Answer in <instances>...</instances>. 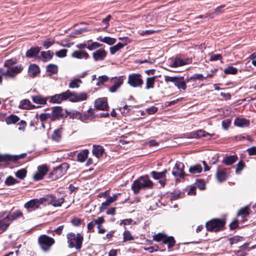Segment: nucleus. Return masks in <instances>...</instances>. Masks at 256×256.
Instances as JSON below:
<instances>
[{
    "label": "nucleus",
    "instance_id": "obj_1",
    "mask_svg": "<svg viewBox=\"0 0 256 256\" xmlns=\"http://www.w3.org/2000/svg\"><path fill=\"white\" fill-rule=\"evenodd\" d=\"M16 62V60L10 59L6 60L4 64V66L7 69L3 70V75L6 80H14L16 76L22 72L23 67L21 64L14 66Z\"/></svg>",
    "mask_w": 256,
    "mask_h": 256
},
{
    "label": "nucleus",
    "instance_id": "obj_2",
    "mask_svg": "<svg viewBox=\"0 0 256 256\" xmlns=\"http://www.w3.org/2000/svg\"><path fill=\"white\" fill-rule=\"evenodd\" d=\"M154 184L148 176H140L133 182L132 189L134 194H138L140 189H149L152 188Z\"/></svg>",
    "mask_w": 256,
    "mask_h": 256
},
{
    "label": "nucleus",
    "instance_id": "obj_3",
    "mask_svg": "<svg viewBox=\"0 0 256 256\" xmlns=\"http://www.w3.org/2000/svg\"><path fill=\"white\" fill-rule=\"evenodd\" d=\"M66 238L69 248H74L76 250H80L81 248L84 238L80 234L69 232L66 235Z\"/></svg>",
    "mask_w": 256,
    "mask_h": 256
},
{
    "label": "nucleus",
    "instance_id": "obj_4",
    "mask_svg": "<svg viewBox=\"0 0 256 256\" xmlns=\"http://www.w3.org/2000/svg\"><path fill=\"white\" fill-rule=\"evenodd\" d=\"M153 239L156 242H162L163 244H166L168 249L172 248L176 244V240L173 236H168L163 233L154 235Z\"/></svg>",
    "mask_w": 256,
    "mask_h": 256
},
{
    "label": "nucleus",
    "instance_id": "obj_5",
    "mask_svg": "<svg viewBox=\"0 0 256 256\" xmlns=\"http://www.w3.org/2000/svg\"><path fill=\"white\" fill-rule=\"evenodd\" d=\"M225 224L224 219L214 218L207 222L206 226L208 230L216 232L221 230Z\"/></svg>",
    "mask_w": 256,
    "mask_h": 256
},
{
    "label": "nucleus",
    "instance_id": "obj_6",
    "mask_svg": "<svg viewBox=\"0 0 256 256\" xmlns=\"http://www.w3.org/2000/svg\"><path fill=\"white\" fill-rule=\"evenodd\" d=\"M164 80L166 83L171 82L179 90H186V82L184 80V77L164 76Z\"/></svg>",
    "mask_w": 256,
    "mask_h": 256
},
{
    "label": "nucleus",
    "instance_id": "obj_7",
    "mask_svg": "<svg viewBox=\"0 0 256 256\" xmlns=\"http://www.w3.org/2000/svg\"><path fill=\"white\" fill-rule=\"evenodd\" d=\"M38 244L42 250L47 252L50 248L54 244V240L47 235H41L38 238Z\"/></svg>",
    "mask_w": 256,
    "mask_h": 256
},
{
    "label": "nucleus",
    "instance_id": "obj_8",
    "mask_svg": "<svg viewBox=\"0 0 256 256\" xmlns=\"http://www.w3.org/2000/svg\"><path fill=\"white\" fill-rule=\"evenodd\" d=\"M144 83L142 75L140 74H132L128 76V84L132 88H142Z\"/></svg>",
    "mask_w": 256,
    "mask_h": 256
},
{
    "label": "nucleus",
    "instance_id": "obj_9",
    "mask_svg": "<svg viewBox=\"0 0 256 256\" xmlns=\"http://www.w3.org/2000/svg\"><path fill=\"white\" fill-rule=\"evenodd\" d=\"M68 168V164L66 163L56 168L50 174L51 178L52 180H56L62 178L66 172Z\"/></svg>",
    "mask_w": 256,
    "mask_h": 256
},
{
    "label": "nucleus",
    "instance_id": "obj_10",
    "mask_svg": "<svg viewBox=\"0 0 256 256\" xmlns=\"http://www.w3.org/2000/svg\"><path fill=\"white\" fill-rule=\"evenodd\" d=\"M70 94V90H68L61 94H56L52 96L48 97V100L50 99L49 102L50 103L60 104L62 101L67 100L68 96Z\"/></svg>",
    "mask_w": 256,
    "mask_h": 256
},
{
    "label": "nucleus",
    "instance_id": "obj_11",
    "mask_svg": "<svg viewBox=\"0 0 256 256\" xmlns=\"http://www.w3.org/2000/svg\"><path fill=\"white\" fill-rule=\"evenodd\" d=\"M167 172V170H164L161 172L152 171L150 172V174L154 179L158 180L161 186L164 187L166 184V174Z\"/></svg>",
    "mask_w": 256,
    "mask_h": 256
},
{
    "label": "nucleus",
    "instance_id": "obj_12",
    "mask_svg": "<svg viewBox=\"0 0 256 256\" xmlns=\"http://www.w3.org/2000/svg\"><path fill=\"white\" fill-rule=\"evenodd\" d=\"M26 153H23L19 155H10L8 154H0V162H16L18 160L23 158L26 156Z\"/></svg>",
    "mask_w": 256,
    "mask_h": 256
},
{
    "label": "nucleus",
    "instance_id": "obj_13",
    "mask_svg": "<svg viewBox=\"0 0 256 256\" xmlns=\"http://www.w3.org/2000/svg\"><path fill=\"white\" fill-rule=\"evenodd\" d=\"M124 76H120L119 77L112 78L111 82L114 84L113 85L110 87L109 90L111 92H115L120 87L124 82Z\"/></svg>",
    "mask_w": 256,
    "mask_h": 256
},
{
    "label": "nucleus",
    "instance_id": "obj_14",
    "mask_svg": "<svg viewBox=\"0 0 256 256\" xmlns=\"http://www.w3.org/2000/svg\"><path fill=\"white\" fill-rule=\"evenodd\" d=\"M184 164L183 163L177 162L174 166L172 171V174L176 177H180L183 178L184 176Z\"/></svg>",
    "mask_w": 256,
    "mask_h": 256
},
{
    "label": "nucleus",
    "instance_id": "obj_15",
    "mask_svg": "<svg viewBox=\"0 0 256 256\" xmlns=\"http://www.w3.org/2000/svg\"><path fill=\"white\" fill-rule=\"evenodd\" d=\"M70 94L68 96V98L72 102H78L86 100L87 96L84 92L76 93L70 91Z\"/></svg>",
    "mask_w": 256,
    "mask_h": 256
},
{
    "label": "nucleus",
    "instance_id": "obj_16",
    "mask_svg": "<svg viewBox=\"0 0 256 256\" xmlns=\"http://www.w3.org/2000/svg\"><path fill=\"white\" fill-rule=\"evenodd\" d=\"M94 106L98 110H107L108 106L106 98H102L97 99L94 102Z\"/></svg>",
    "mask_w": 256,
    "mask_h": 256
},
{
    "label": "nucleus",
    "instance_id": "obj_17",
    "mask_svg": "<svg viewBox=\"0 0 256 256\" xmlns=\"http://www.w3.org/2000/svg\"><path fill=\"white\" fill-rule=\"evenodd\" d=\"M107 52L103 48H100L92 54V57L95 62L102 61L106 56Z\"/></svg>",
    "mask_w": 256,
    "mask_h": 256
},
{
    "label": "nucleus",
    "instance_id": "obj_18",
    "mask_svg": "<svg viewBox=\"0 0 256 256\" xmlns=\"http://www.w3.org/2000/svg\"><path fill=\"white\" fill-rule=\"evenodd\" d=\"M42 203V201L41 200L32 199L25 204L24 208L28 210H35Z\"/></svg>",
    "mask_w": 256,
    "mask_h": 256
},
{
    "label": "nucleus",
    "instance_id": "obj_19",
    "mask_svg": "<svg viewBox=\"0 0 256 256\" xmlns=\"http://www.w3.org/2000/svg\"><path fill=\"white\" fill-rule=\"evenodd\" d=\"M50 203L54 206H60L64 202L63 198H57L56 196H50L48 198Z\"/></svg>",
    "mask_w": 256,
    "mask_h": 256
},
{
    "label": "nucleus",
    "instance_id": "obj_20",
    "mask_svg": "<svg viewBox=\"0 0 256 256\" xmlns=\"http://www.w3.org/2000/svg\"><path fill=\"white\" fill-rule=\"evenodd\" d=\"M31 98L34 103L40 105L46 104V102L48 100V97H44L40 94L32 96Z\"/></svg>",
    "mask_w": 256,
    "mask_h": 256
},
{
    "label": "nucleus",
    "instance_id": "obj_21",
    "mask_svg": "<svg viewBox=\"0 0 256 256\" xmlns=\"http://www.w3.org/2000/svg\"><path fill=\"white\" fill-rule=\"evenodd\" d=\"M73 58L87 60L89 58L88 53L84 50H74L71 55Z\"/></svg>",
    "mask_w": 256,
    "mask_h": 256
},
{
    "label": "nucleus",
    "instance_id": "obj_22",
    "mask_svg": "<svg viewBox=\"0 0 256 256\" xmlns=\"http://www.w3.org/2000/svg\"><path fill=\"white\" fill-rule=\"evenodd\" d=\"M227 176L228 175L225 169L222 168H218L216 173V177L220 182L225 181L227 178Z\"/></svg>",
    "mask_w": 256,
    "mask_h": 256
},
{
    "label": "nucleus",
    "instance_id": "obj_23",
    "mask_svg": "<svg viewBox=\"0 0 256 256\" xmlns=\"http://www.w3.org/2000/svg\"><path fill=\"white\" fill-rule=\"evenodd\" d=\"M234 124L236 126L240 128L249 126L250 122L248 120L244 118H236L234 120Z\"/></svg>",
    "mask_w": 256,
    "mask_h": 256
},
{
    "label": "nucleus",
    "instance_id": "obj_24",
    "mask_svg": "<svg viewBox=\"0 0 256 256\" xmlns=\"http://www.w3.org/2000/svg\"><path fill=\"white\" fill-rule=\"evenodd\" d=\"M104 152V148L100 145H94L92 146V153L96 158L101 157Z\"/></svg>",
    "mask_w": 256,
    "mask_h": 256
},
{
    "label": "nucleus",
    "instance_id": "obj_25",
    "mask_svg": "<svg viewBox=\"0 0 256 256\" xmlns=\"http://www.w3.org/2000/svg\"><path fill=\"white\" fill-rule=\"evenodd\" d=\"M207 136H210V134L202 130L192 132L190 134V137L192 138H200Z\"/></svg>",
    "mask_w": 256,
    "mask_h": 256
},
{
    "label": "nucleus",
    "instance_id": "obj_26",
    "mask_svg": "<svg viewBox=\"0 0 256 256\" xmlns=\"http://www.w3.org/2000/svg\"><path fill=\"white\" fill-rule=\"evenodd\" d=\"M51 115V120H56L60 119V117L62 116V111L61 107H54L52 110V112Z\"/></svg>",
    "mask_w": 256,
    "mask_h": 256
},
{
    "label": "nucleus",
    "instance_id": "obj_27",
    "mask_svg": "<svg viewBox=\"0 0 256 256\" xmlns=\"http://www.w3.org/2000/svg\"><path fill=\"white\" fill-rule=\"evenodd\" d=\"M10 224V216H6L4 219L0 220V233L4 232Z\"/></svg>",
    "mask_w": 256,
    "mask_h": 256
},
{
    "label": "nucleus",
    "instance_id": "obj_28",
    "mask_svg": "<svg viewBox=\"0 0 256 256\" xmlns=\"http://www.w3.org/2000/svg\"><path fill=\"white\" fill-rule=\"evenodd\" d=\"M40 72L39 67L35 64H30L29 66L28 74L30 77L34 78Z\"/></svg>",
    "mask_w": 256,
    "mask_h": 256
},
{
    "label": "nucleus",
    "instance_id": "obj_29",
    "mask_svg": "<svg viewBox=\"0 0 256 256\" xmlns=\"http://www.w3.org/2000/svg\"><path fill=\"white\" fill-rule=\"evenodd\" d=\"M94 110L90 108L88 110L87 112H86L84 114H82L80 113V116L78 119H80L82 122H84L87 120L92 119L94 117V116H93L94 114Z\"/></svg>",
    "mask_w": 256,
    "mask_h": 256
},
{
    "label": "nucleus",
    "instance_id": "obj_30",
    "mask_svg": "<svg viewBox=\"0 0 256 256\" xmlns=\"http://www.w3.org/2000/svg\"><path fill=\"white\" fill-rule=\"evenodd\" d=\"M19 108L22 109H32L35 108V106L32 104L27 99H24L20 101L19 104Z\"/></svg>",
    "mask_w": 256,
    "mask_h": 256
},
{
    "label": "nucleus",
    "instance_id": "obj_31",
    "mask_svg": "<svg viewBox=\"0 0 256 256\" xmlns=\"http://www.w3.org/2000/svg\"><path fill=\"white\" fill-rule=\"evenodd\" d=\"M187 64V62L179 58H176L174 61L170 64V66L172 68H177Z\"/></svg>",
    "mask_w": 256,
    "mask_h": 256
},
{
    "label": "nucleus",
    "instance_id": "obj_32",
    "mask_svg": "<svg viewBox=\"0 0 256 256\" xmlns=\"http://www.w3.org/2000/svg\"><path fill=\"white\" fill-rule=\"evenodd\" d=\"M40 50V48L38 47L32 48L26 52V56L30 58L36 57L39 53Z\"/></svg>",
    "mask_w": 256,
    "mask_h": 256
},
{
    "label": "nucleus",
    "instance_id": "obj_33",
    "mask_svg": "<svg viewBox=\"0 0 256 256\" xmlns=\"http://www.w3.org/2000/svg\"><path fill=\"white\" fill-rule=\"evenodd\" d=\"M40 55L42 60L44 62H46L52 58L54 53L50 50H48L46 52H42Z\"/></svg>",
    "mask_w": 256,
    "mask_h": 256
},
{
    "label": "nucleus",
    "instance_id": "obj_34",
    "mask_svg": "<svg viewBox=\"0 0 256 256\" xmlns=\"http://www.w3.org/2000/svg\"><path fill=\"white\" fill-rule=\"evenodd\" d=\"M236 156H230L224 158L222 160V162L227 166H230L235 162L237 160Z\"/></svg>",
    "mask_w": 256,
    "mask_h": 256
},
{
    "label": "nucleus",
    "instance_id": "obj_35",
    "mask_svg": "<svg viewBox=\"0 0 256 256\" xmlns=\"http://www.w3.org/2000/svg\"><path fill=\"white\" fill-rule=\"evenodd\" d=\"M156 78V76H155L152 77H148L146 78V90L154 88Z\"/></svg>",
    "mask_w": 256,
    "mask_h": 256
},
{
    "label": "nucleus",
    "instance_id": "obj_36",
    "mask_svg": "<svg viewBox=\"0 0 256 256\" xmlns=\"http://www.w3.org/2000/svg\"><path fill=\"white\" fill-rule=\"evenodd\" d=\"M89 152L88 150H84L80 152L77 156L78 161L80 162H84L87 158Z\"/></svg>",
    "mask_w": 256,
    "mask_h": 256
},
{
    "label": "nucleus",
    "instance_id": "obj_37",
    "mask_svg": "<svg viewBox=\"0 0 256 256\" xmlns=\"http://www.w3.org/2000/svg\"><path fill=\"white\" fill-rule=\"evenodd\" d=\"M202 171V167L200 164H196L190 166L189 168V172L192 174H197L200 173Z\"/></svg>",
    "mask_w": 256,
    "mask_h": 256
},
{
    "label": "nucleus",
    "instance_id": "obj_38",
    "mask_svg": "<svg viewBox=\"0 0 256 256\" xmlns=\"http://www.w3.org/2000/svg\"><path fill=\"white\" fill-rule=\"evenodd\" d=\"M19 120L18 116L11 114L6 119V122L8 124H15Z\"/></svg>",
    "mask_w": 256,
    "mask_h": 256
},
{
    "label": "nucleus",
    "instance_id": "obj_39",
    "mask_svg": "<svg viewBox=\"0 0 256 256\" xmlns=\"http://www.w3.org/2000/svg\"><path fill=\"white\" fill-rule=\"evenodd\" d=\"M100 40L102 42L106 43L109 45H112L114 44L116 42V40L115 38L108 36L100 38Z\"/></svg>",
    "mask_w": 256,
    "mask_h": 256
},
{
    "label": "nucleus",
    "instance_id": "obj_40",
    "mask_svg": "<svg viewBox=\"0 0 256 256\" xmlns=\"http://www.w3.org/2000/svg\"><path fill=\"white\" fill-rule=\"evenodd\" d=\"M46 70L50 74H55L58 72V68L56 64H50L46 67Z\"/></svg>",
    "mask_w": 256,
    "mask_h": 256
},
{
    "label": "nucleus",
    "instance_id": "obj_41",
    "mask_svg": "<svg viewBox=\"0 0 256 256\" xmlns=\"http://www.w3.org/2000/svg\"><path fill=\"white\" fill-rule=\"evenodd\" d=\"M249 207L246 206L244 208H241L238 212V215L242 216V218H244L249 214Z\"/></svg>",
    "mask_w": 256,
    "mask_h": 256
},
{
    "label": "nucleus",
    "instance_id": "obj_42",
    "mask_svg": "<svg viewBox=\"0 0 256 256\" xmlns=\"http://www.w3.org/2000/svg\"><path fill=\"white\" fill-rule=\"evenodd\" d=\"M82 83V82L80 79H74L69 84V88H78L80 86L79 84Z\"/></svg>",
    "mask_w": 256,
    "mask_h": 256
},
{
    "label": "nucleus",
    "instance_id": "obj_43",
    "mask_svg": "<svg viewBox=\"0 0 256 256\" xmlns=\"http://www.w3.org/2000/svg\"><path fill=\"white\" fill-rule=\"evenodd\" d=\"M26 175V170L24 168L20 169L16 172V176L20 180H23Z\"/></svg>",
    "mask_w": 256,
    "mask_h": 256
},
{
    "label": "nucleus",
    "instance_id": "obj_44",
    "mask_svg": "<svg viewBox=\"0 0 256 256\" xmlns=\"http://www.w3.org/2000/svg\"><path fill=\"white\" fill-rule=\"evenodd\" d=\"M19 182L12 176H8L6 180L4 183L7 186H11L14 184Z\"/></svg>",
    "mask_w": 256,
    "mask_h": 256
},
{
    "label": "nucleus",
    "instance_id": "obj_45",
    "mask_svg": "<svg viewBox=\"0 0 256 256\" xmlns=\"http://www.w3.org/2000/svg\"><path fill=\"white\" fill-rule=\"evenodd\" d=\"M224 72L226 74H236L238 72V70L236 68L229 66L225 68Z\"/></svg>",
    "mask_w": 256,
    "mask_h": 256
},
{
    "label": "nucleus",
    "instance_id": "obj_46",
    "mask_svg": "<svg viewBox=\"0 0 256 256\" xmlns=\"http://www.w3.org/2000/svg\"><path fill=\"white\" fill-rule=\"evenodd\" d=\"M108 78L106 76H99L97 79V82H96V85L100 86L104 82L108 80Z\"/></svg>",
    "mask_w": 256,
    "mask_h": 256
},
{
    "label": "nucleus",
    "instance_id": "obj_47",
    "mask_svg": "<svg viewBox=\"0 0 256 256\" xmlns=\"http://www.w3.org/2000/svg\"><path fill=\"white\" fill-rule=\"evenodd\" d=\"M124 236V242L128 240H133L134 237L131 235L130 232L128 230H125L123 233Z\"/></svg>",
    "mask_w": 256,
    "mask_h": 256
},
{
    "label": "nucleus",
    "instance_id": "obj_48",
    "mask_svg": "<svg viewBox=\"0 0 256 256\" xmlns=\"http://www.w3.org/2000/svg\"><path fill=\"white\" fill-rule=\"evenodd\" d=\"M68 50L66 49H62L56 52V56L60 58H63L66 56Z\"/></svg>",
    "mask_w": 256,
    "mask_h": 256
},
{
    "label": "nucleus",
    "instance_id": "obj_49",
    "mask_svg": "<svg viewBox=\"0 0 256 256\" xmlns=\"http://www.w3.org/2000/svg\"><path fill=\"white\" fill-rule=\"evenodd\" d=\"M22 216V212L18 210L14 212L12 215H8L7 216H10V222L13 220L16 219L17 218L21 216Z\"/></svg>",
    "mask_w": 256,
    "mask_h": 256
},
{
    "label": "nucleus",
    "instance_id": "obj_50",
    "mask_svg": "<svg viewBox=\"0 0 256 256\" xmlns=\"http://www.w3.org/2000/svg\"><path fill=\"white\" fill-rule=\"evenodd\" d=\"M53 140L58 141L60 138V130L59 129L56 130L52 136Z\"/></svg>",
    "mask_w": 256,
    "mask_h": 256
},
{
    "label": "nucleus",
    "instance_id": "obj_51",
    "mask_svg": "<svg viewBox=\"0 0 256 256\" xmlns=\"http://www.w3.org/2000/svg\"><path fill=\"white\" fill-rule=\"evenodd\" d=\"M102 44L98 42H94L88 46V49L90 50H93L96 48L100 47Z\"/></svg>",
    "mask_w": 256,
    "mask_h": 256
},
{
    "label": "nucleus",
    "instance_id": "obj_52",
    "mask_svg": "<svg viewBox=\"0 0 256 256\" xmlns=\"http://www.w3.org/2000/svg\"><path fill=\"white\" fill-rule=\"evenodd\" d=\"M52 115L50 114H42L40 116V119L42 122H44L48 119L51 120Z\"/></svg>",
    "mask_w": 256,
    "mask_h": 256
},
{
    "label": "nucleus",
    "instance_id": "obj_53",
    "mask_svg": "<svg viewBox=\"0 0 256 256\" xmlns=\"http://www.w3.org/2000/svg\"><path fill=\"white\" fill-rule=\"evenodd\" d=\"M244 166V164L242 161L239 162L237 164V168L236 170V172L237 174L240 173V172L243 170Z\"/></svg>",
    "mask_w": 256,
    "mask_h": 256
},
{
    "label": "nucleus",
    "instance_id": "obj_54",
    "mask_svg": "<svg viewBox=\"0 0 256 256\" xmlns=\"http://www.w3.org/2000/svg\"><path fill=\"white\" fill-rule=\"evenodd\" d=\"M38 172H39L40 173L42 174L44 176L48 172V168L45 165H42V166H39L38 167Z\"/></svg>",
    "mask_w": 256,
    "mask_h": 256
},
{
    "label": "nucleus",
    "instance_id": "obj_55",
    "mask_svg": "<svg viewBox=\"0 0 256 256\" xmlns=\"http://www.w3.org/2000/svg\"><path fill=\"white\" fill-rule=\"evenodd\" d=\"M204 78V77L202 74H194L190 76V79H193V81H195L196 80H202Z\"/></svg>",
    "mask_w": 256,
    "mask_h": 256
},
{
    "label": "nucleus",
    "instance_id": "obj_56",
    "mask_svg": "<svg viewBox=\"0 0 256 256\" xmlns=\"http://www.w3.org/2000/svg\"><path fill=\"white\" fill-rule=\"evenodd\" d=\"M196 186L200 190H204L205 189L206 184L202 180H198L196 183Z\"/></svg>",
    "mask_w": 256,
    "mask_h": 256
},
{
    "label": "nucleus",
    "instance_id": "obj_57",
    "mask_svg": "<svg viewBox=\"0 0 256 256\" xmlns=\"http://www.w3.org/2000/svg\"><path fill=\"white\" fill-rule=\"evenodd\" d=\"M231 120L230 119H226L222 122V126L224 130H227L230 126Z\"/></svg>",
    "mask_w": 256,
    "mask_h": 256
},
{
    "label": "nucleus",
    "instance_id": "obj_58",
    "mask_svg": "<svg viewBox=\"0 0 256 256\" xmlns=\"http://www.w3.org/2000/svg\"><path fill=\"white\" fill-rule=\"evenodd\" d=\"M124 43L118 42L116 45L119 50L130 42L128 38L124 39Z\"/></svg>",
    "mask_w": 256,
    "mask_h": 256
},
{
    "label": "nucleus",
    "instance_id": "obj_59",
    "mask_svg": "<svg viewBox=\"0 0 256 256\" xmlns=\"http://www.w3.org/2000/svg\"><path fill=\"white\" fill-rule=\"evenodd\" d=\"M119 194H114L112 196H109L107 200L111 204L112 202H114L117 200L118 195H119Z\"/></svg>",
    "mask_w": 256,
    "mask_h": 256
},
{
    "label": "nucleus",
    "instance_id": "obj_60",
    "mask_svg": "<svg viewBox=\"0 0 256 256\" xmlns=\"http://www.w3.org/2000/svg\"><path fill=\"white\" fill-rule=\"evenodd\" d=\"M110 204L108 202V200H106L105 202H103L101 206H100V211H102L104 210H106L107 208Z\"/></svg>",
    "mask_w": 256,
    "mask_h": 256
},
{
    "label": "nucleus",
    "instance_id": "obj_61",
    "mask_svg": "<svg viewBox=\"0 0 256 256\" xmlns=\"http://www.w3.org/2000/svg\"><path fill=\"white\" fill-rule=\"evenodd\" d=\"M246 151L248 152L250 156L256 155V147L252 146L250 148H248Z\"/></svg>",
    "mask_w": 256,
    "mask_h": 256
},
{
    "label": "nucleus",
    "instance_id": "obj_62",
    "mask_svg": "<svg viewBox=\"0 0 256 256\" xmlns=\"http://www.w3.org/2000/svg\"><path fill=\"white\" fill-rule=\"evenodd\" d=\"M96 224L98 226H100L104 222V220L103 217H98V218L95 219L93 220Z\"/></svg>",
    "mask_w": 256,
    "mask_h": 256
},
{
    "label": "nucleus",
    "instance_id": "obj_63",
    "mask_svg": "<svg viewBox=\"0 0 256 256\" xmlns=\"http://www.w3.org/2000/svg\"><path fill=\"white\" fill-rule=\"evenodd\" d=\"M222 58V56L220 54H212L210 58V60L214 61L220 60Z\"/></svg>",
    "mask_w": 256,
    "mask_h": 256
},
{
    "label": "nucleus",
    "instance_id": "obj_64",
    "mask_svg": "<svg viewBox=\"0 0 256 256\" xmlns=\"http://www.w3.org/2000/svg\"><path fill=\"white\" fill-rule=\"evenodd\" d=\"M54 44V41L46 40L43 42V46L46 49L49 48L51 46Z\"/></svg>",
    "mask_w": 256,
    "mask_h": 256
}]
</instances>
